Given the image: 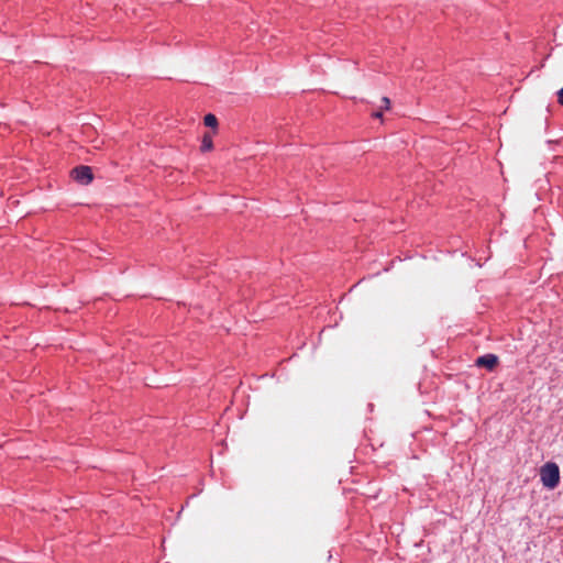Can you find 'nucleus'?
<instances>
[{"label":"nucleus","instance_id":"1","mask_svg":"<svg viewBox=\"0 0 563 563\" xmlns=\"http://www.w3.org/2000/svg\"><path fill=\"white\" fill-rule=\"evenodd\" d=\"M541 482L544 487L553 489L559 485L560 471L555 463L549 462L540 470Z\"/></svg>","mask_w":563,"mask_h":563},{"label":"nucleus","instance_id":"2","mask_svg":"<svg viewBox=\"0 0 563 563\" xmlns=\"http://www.w3.org/2000/svg\"><path fill=\"white\" fill-rule=\"evenodd\" d=\"M71 175L75 180L84 185H87L92 180V172L88 166L76 167L73 169Z\"/></svg>","mask_w":563,"mask_h":563},{"label":"nucleus","instance_id":"3","mask_svg":"<svg viewBox=\"0 0 563 563\" xmlns=\"http://www.w3.org/2000/svg\"><path fill=\"white\" fill-rule=\"evenodd\" d=\"M498 364V357L495 354H485L476 360V365L493 371Z\"/></svg>","mask_w":563,"mask_h":563},{"label":"nucleus","instance_id":"4","mask_svg":"<svg viewBox=\"0 0 563 563\" xmlns=\"http://www.w3.org/2000/svg\"><path fill=\"white\" fill-rule=\"evenodd\" d=\"M200 148L202 152H209L213 148L212 134L206 133L203 135Z\"/></svg>","mask_w":563,"mask_h":563},{"label":"nucleus","instance_id":"5","mask_svg":"<svg viewBox=\"0 0 563 563\" xmlns=\"http://www.w3.org/2000/svg\"><path fill=\"white\" fill-rule=\"evenodd\" d=\"M203 122L209 128H217V125H218V120H217L216 115H213L211 113H209L205 117Z\"/></svg>","mask_w":563,"mask_h":563},{"label":"nucleus","instance_id":"6","mask_svg":"<svg viewBox=\"0 0 563 563\" xmlns=\"http://www.w3.org/2000/svg\"><path fill=\"white\" fill-rule=\"evenodd\" d=\"M382 103H383L382 108H384L386 110L389 109V107H390L389 98H387V97L382 98Z\"/></svg>","mask_w":563,"mask_h":563},{"label":"nucleus","instance_id":"7","mask_svg":"<svg viewBox=\"0 0 563 563\" xmlns=\"http://www.w3.org/2000/svg\"><path fill=\"white\" fill-rule=\"evenodd\" d=\"M558 102L563 107V87L556 92Z\"/></svg>","mask_w":563,"mask_h":563},{"label":"nucleus","instance_id":"8","mask_svg":"<svg viewBox=\"0 0 563 563\" xmlns=\"http://www.w3.org/2000/svg\"><path fill=\"white\" fill-rule=\"evenodd\" d=\"M373 117L376 119H380L383 117V113H382V111H376L373 113Z\"/></svg>","mask_w":563,"mask_h":563}]
</instances>
